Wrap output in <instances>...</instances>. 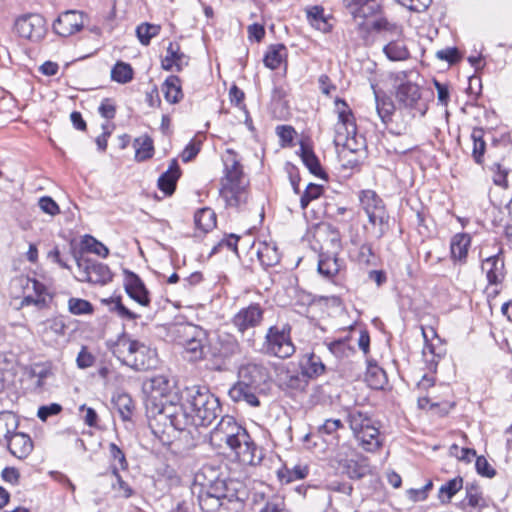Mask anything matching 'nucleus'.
<instances>
[{
	"label": "nucleus",
	"mask_w": 512,
	"mask_h": 512,
	"mask_svg": "<svg viewBox=\"0 0 512 512\" xmlns=\"http://www.w3.org/2000/svg\"><path fill=\"white\" fill-rule=\"evenodd\" d=\"M210 444L217 449H230L236 458L246 465H256L262 458L246 429L230 415L222 416L211 430Z\"/></svg>",
	"instance_id": "nucleus-1"
},
{
	"label": "nucleus",
	"mask_w": 512,
	"mask_h": 512,
	"mask_svg": "<svg viewBox=\"0 0 512 512\" xmlns=\"http://www.w3.org/2000/svg\"><path fill=\"white\" fill-rule=\"evenodd\" d=\"M212 467H204L197 479L203 476L206 482L201 483L202 489L198 496L199 507L202 512H240L243 499L238 495L233 482L214 477Z\"/></svg>",
	"instance_id": "nucleus-2"
},
{
	"label": "nucleus",
	"mask_w": 512,
	"mask_h": 512,
	"mask_svg": "<svg viewBox=\"0 0 512 512\" xmlns=\"http://www.w3.org/2000/svg\"><path fill=\"white\" fill-rule=\"evenodd\" d=\"M237 375V382L228 391L230 399L258 407V394L263 392V385L270 378L268 368L261 362H246L240 365Z\"/></svg>",
	"instance_id": "nucleus-3"
},
{
	"label": "nucleus",
	"mask_w": 512,
	"mask_h": 512,
	"mask_svg": "<svg viewBox=\"0 0 512 512\" xmlns=\"http://www.w3.org/2000/svg\"><path fill=\"white\" fill-rule=\"evenodd\" d=\"M147 415L156 424L169 425L179 431L189 430L191 427H197L193 418V414L189 408L186 407V397L183 394V402L181 404H174L172 401L155 403V401L147 404Z\"/></svg>",
	"instance_id": "nucleus-4"
},
{
	"label": "nucleus",
	"mask_w": 512,
	"mask_h": 512,
	"mask_svg": "<svg viewBox=\"0 0 512 512\" xmlns=\"http://www.w3.org/2000/svg\"><path fill=\"white\" fill-rule=\"evenodd\" d=\"M186 407L193 414L196 426H209L221 416L219 399L207 387L192 386L184 391Z\"/></svg>",
	"instance_id": "nucleus-5"
},
{
	"label": "nucleus",
	"mask_w": 512,
	"mask_h": 512,
	"mask_svg": "<svg viewBox=\"0 0 512 512\" xmlns=\"http://www.w3.org/2000/svg\"><path fill=\"white\" fill-rule=\"evenodd\" d=\"M113 354L125 365L136 371L155 368L158 363L157 353L146 344L121 336L114 345Z\"/></svg>",
	"instance_id": "nucleus-6"
},
{
	"label": "nucleus",
	"mask_w": 512,
	"mask_h": 512,
	"mask_svg": "<svg viewBox=\"0 0 512 512\" xmlns=\"http://www.w3.org/2000/svg\"><path fill=\"white\" fill-rule=\"evenodd\" d=\"M359 201L375 237L381 239L389 230L390 219L383 199L374 190L367 189L359 193Z\"/></svg>",
	"instance_id": "nucleus-7"
},
{
	"label": "nucleus",
	"mask_w": 512,
	"mask_h": 512,
	"mask_svg": "<svg viewBox=\"0 0 512 512\" xmlns=\"http://www.w3.org/2000/svg\"><path fill=\"white\" fill-rule=\"evenodd\" d=\"M394 85L396 87V100L399 106L416 110L423 116L427 107L421 102V92L419 86L408 79V73L400 71L394 74Z\"/></svg>",
	"instance_id": "nucleus-8"
},
{
	"label": "nucleus",
	"mask_w": 512,
	"mask_h": 512,
	"mask_svg": "<svg viewBox=\"0 0 512 512\" xmlns=\"http://www.w3.org/2000/svg\"><path fill=\"white\" fill-rule=\"evenodd\" d=\"M334 461L338 465L337 469L350 479H361L371 472L368 459L358 455L350 446H340L334 456Z\"/></svg>",
	"instance_id": "nucleus-9"
},
{
	"label": "nucleus",
	"mask_w": 512,
	"mask_h": 512,
	"mask_svg": "<svg viewBox=\"0 0 512 512\" xmlns=\"http://www.w3.org/2000/svg\"><path fill=\"white\" fill-rule=\"evenodd\" d=\"M178 334L189 361L197 362L204 359L207 342L205 330L193 324H186L178 329Z\"/></svg>",
	"instance_id": "nucleus-10"
},
{
	"label": "nucleus",
	"mask_w": 512,
	"mask_h": 512,
	"mask_svg": "<svg viewBox=\"0 0 512 512\" xmlns=\"http://www.w3.org/2000/svg\"><path fill=\"white\" fill-rule=\"evenodd\" d=\"M291 327L288 324L271 326L265 336V349L270 355L286 359L295 353L291 340Z\"/></svg>",
	"instance_id": "nucleus-11"
},
{
	"label": "nucleus",
	"mask_w": 512,
	"mask_h": 512,
	"mask_svg": "<svg viewBox=\"0 0 512 512\" xmlns=\"http://www.w3.org/2000/svg\"><path fill=\"white\" fill-rule=\"evenodd\" d=\"M17 34L31 42H40L47 34L45 18L38 13H28L19 16L14 24Z\"/></svg>",
	"instance_id": "nucleus-12"
},
{
	"label": "nucleus",
	"mask_w": 512,
	"mask_h": 512,
	"mask_svg": "<svg viewBox=\"0 0 512 512\" xmlns=\"http://www.w3.org/2000/svg\"><path fill=\"white\" fill-rule=\"evenodd\" d=\"M355 27H365L366 19L375 17L381 10L379 0H343Z\"/></svg>",
	"instance_id": "nucleus-13"
},
{
	"label": "nucleus",
	"mask_w": 512,
	"mask_h": 512,
	"mask_svg": "<svg viewBox=\"0 0 512 512\" xmlns=\"http://www.w3.org/2000/svg\"><path fill=\"white\" fill-rule=\"evenodd\" d=\"M23 287L27 294L23 297L22 305H34L39 309L48 308L53 296L48 287L34 278L24 279Z\"/></svg>",
	"instance_id": "nucleus-14"
},
{
	"label": "nucleus",
	"mask_w": 512,
	"mask_h": 512,
	"mask_svg": "<svg viewBox=\"0 0 512 512\" xmlns=\"http://www.w3.org/2000/svg\"><path fill=\"white\" fill-rule=\"evenodd\" d=\"M67 325L62 316H54L37 324L36 333L47 346H55L65 335Z\"/></svg>",
	"instance_id": "nucleus-15"
},
{
	"label": "nucleus",
	"mask_w": 512,
	"mask_h": 512,
	"mask_svg": "<svg viewBox=\"0 0 512 512\" xmlns=\"http://www.w3.org/2000/svg\"><path fill=\"white\" fill-rule=\"evenodd\" d=\"M81 281L92 284L105 285L112 280L109 267L103 263L93 262L88 259L77 262Z\"/></svg>",
	"instance_id": "nucleus-16"
},
{
	"label": "nucleus",
	"mask_w": 512,
	"mask_h": 512,
	"mask_svg": "<svg viewBox=\"0 0 512 512\" xmlns=\"http://www.w3.org/2000/svg\"><path fill=\"white\" fill-rule=\"evenodd\" d=\"M264 310L257 303L241 308L232 318V324L239 333L244 335L247 331L259 326L263 320Z\"/></svg>",
	"instance_id": "nucleus-17"
},
{
	"label": "nucleus",
	"mask_w": 512,
	"mask_h": 512,
	"mask_svg": "<svg viewBox=\"0 0 512 512\" xmlns=\"http://www.w3.org/2000/svg\"><path fill=\"white\" fill-rule=\"evenodd\" d=\"M335 112L338 118V121L335 124V136H337V141H342L343 134L345 133L356 134L357 127L354 115L344 100L340 98L335 100Z\"/></svg>",
	"instance_id": "nucleus-18"
},
{
	"label": "nucleus",
	"mask_w": 512,
	"mask_h": 512,
	"mask_svg": "<svg viewBox=\"0 0 512 512\" xmlns=\"http://www.w3.org/2000/svg\"><path fill=\"white\" fill-rule=\"evenodd\" d=\"M481 268L486 274L489 284L501 283L506 275L503 249L498 247L495 254L483 258Z\"/></svg>",
	"instance_id": "nucleus-19"
},
{
	"label": "nucleus",
	"mask_w": 512,
	"mask_h": 512,
	"mask_svg": "<svg viewBox=\"0 0 512 512\" xmlns=\"http://www.w3.org/2000/svg\"><path fill=\"white\" fill-rule=\"evenodd\" d=\"M360 34L365 37L371 30L376 31L380 34L381 38L386 41L390 38L401 37L403 30L402 27L396 23L390 22L386 18L374 17L366 19L365 27H356Z\"/></svg>",
	"instance_id": "nucleus-20"
},
{
	"label": "nucleus",
	"mask_w": 512,
	"mask_h": 512,
	"mask_svg": "<svg viewBox=\"0 0 512 512\" xmlns=\"http://www.w3.org/2000/svg\"><path fill=\"white\" fill-rule=\"evenodd\" d=\"M82 13L69 10L62 13L53 23V30L62 37H68L83 28Z\"/></svg>",
	"instance_id": "nucleus-21"
},
{
	"label": "nucleus",
	"mask_w": 512,
	"mask_h": 512,
	"mask_svg": "<svg viewBox=\"0 0 512 512\" xmlns=\"http://www.w3.org/2000/svg\"><path fill=\"white\" fill-rule=\"evenodd\" d=\"M224 177L221 184L244 183V173L238 155L232 149H227L223 155Z\"/></svg>",
	"instance_id": "nucleus-22"
},
{
	"label": "nucleus",
	"mask_w": 512,
	"mask_h": 512,
	"mask_svg": "<svg viewBox=\"0 0 512 512\" xmlns=\"http://www.w3.org/2000/svg\"><path fill=\"white\" fill-rule=\"evenodd\" d=\"M124 287L127 294L142 306H148L150 303L149 293L140 277L125 270Z\"/></svg>",
	"instance_id": "nucleus-23"
},
{
	"label": "nucleus",
	"mask_w": 512,
	"mask_h": 512,
	"mask_svg": "<svg viewBox=\"0 0 512 512\" xmlns=\"http://www.w3.org/2000/svg\"><path fill=\"white\" fill-rule=\"evenodd\" d=\"M188 64L189 57L180 50L179 44L171 42L167 47L165 57L161 61L162 68L166 71L175 69L179 72Z\"/></svg>",
	"instance_id": "nucleus-24"
},
{
	"label": "nucleus",
	"mask_w": 512,
	"mask_h": 512,
	"mask_svg": "<svg viewBox=\"0 0 512 512\" xmlns=\"http://www.w3.org/2000/svg\"><path fill=\"white\" fill-rule=\"evenodd\" d=\"M10 453L18 459L26 458L33 450V442L29 435L15 432L5 442Z\"/></svg>",
	"instance_id": "nucleus-25"
},
{
	"label": "nucleus",
	"mask_w": 512,
	"mask_h": 512,
	"mask_svg": "<svg viewBox=\"0 0 512 512\" xmlns=\"http://www.w3.org/2000/svg\"><path fill=\"white\" fill-rule=\"evenodd\" d=\"M220 195L230 207H239L247 200L244 183L221 184Z\"/></svg>",
	"instance_id": "nucleus-26"
},
{
	"label": "nucleus",
	"mask_w": 512,
	"mask_h": 512,
	"mask_svg": "<svg viewBox=\"0 0 512 512\" xmlns=\"http://www.w3.org/2000/svg\"><path fill=\"white\" fill-rule=\"evenodd\" d=\"M149 388L151 390V395L148 397L146 405L151 401L160 403L162 398L166 397L170 393L172 386L167 376L157 375L150 379Z\"/></svg>",
	"instance_id": "nucleus-27"
},
{
	"label": "nucleus",
	"mask_w": 512,
	"mask_h": 512,
	"mask_svg": "<svg viewBox=\"0 0 512 512\" xmlns=\"http://www.w3.org/2000/svg\"><path fill=\"white\" fill-rule=\"evenodd\" d=\"M180 176V168L175 159L169 165V168L158 179V188L166 195H172L176 188L177 180Z\"/></svg>",
	"instance_id": "nucleus-28"
},
{
	"label": "nucleus",
	"mask_w": 512,
	"mask_h": 512,
	"mask_svg": "<svg viewBox=\"0 0 512 512\" xmlns=\"http://www.w3.org/2000/svg\"><path fill=\"white\" fill-rule=\"evenodd\" d=\"M300 157L304 165L308 168L310 173L316 177L327 180V174L323 170L318 157L314 151L308 145L301 143L300 145Z\"/></svg>",
	"instance_id": "nucleus-29"
},
{
	"label": "nucleus",
	"mask_w": 512,
	"mask_h": 512,
	"mask_svg": "<svg viewBox=\"0 0 512 512\" xmlns=\"http://www.w3.org/2000/svg\"><path fill=\"white\" fill-rule=\"evenodd\" d=\"M383 52L392 61H403L409 57V50L404 42L403 35L386 40Z\"/></svg>",
	"instance_id": "nucleus-30"
},
{
	"label": "nucleus",
	"mask_w": 512,
	"mask_h": 512,
	"mask_svg": "<svg viewBox=\"0 0 512 512\" xmlns=\"http://www.w3.org/2000/svg\"><path fill=\"white\" fill-rule=\"evenodd\" d=\"M470 243L471 239L468 234L458 233L454 235L450 242V252L452 259L454 261L464 263L467 258Z\"/></svg>",
	"instance_id": "nucleus-31"
},
{
	"label": "nucleus",
	"mask_w": 512,
	"mask_h": 512,
	"mask_svg": "<svg viewBox=\"0 0 512 512\" xmlns=\"http://www.w3.org/2000/svg\"><path fill=\"white\" fill-rule=\"evenodd\" d=\"M343 266V260L336 254L321 253L318 261V272L326 278H332L339 273Z\"/></svg>",
	"instance_id": "nucleus-32"
},
{
	"label": "nucleus",
	"mask_w": 512,
	"mask_h": 512,
	"mask_svg": "<svg viewBox=\"0 0 512 512\" xmlns=\"http://www.w3.org/2000/svg\"><path fill=\"white\" fill-rule=\"evenodd\" d=\"M53 375L50 367L36 364L29 371V377L33 380L31 391L40 394L45 390L46 380Z\"/></svg>",
	"instance_id": "nucleus-33"
},
{
	"label": "nucleus",
	"mask_w": 512,
	"mask_h": 512,
	"mask_svg": "<svg viewBox=\"0 0 512 512\" xmlns=\"http://www.w3.org/2000/svg\"><path fill=\"white\" fill-rule=\"evenodd\" d=\"M373 93L375 96L376 103V111L384 124H387L395 111V105L390 97L385 94H381L379 91L375 89V86L372 85Z\"/></svg>",
	"instance_id": "nucleus-34"
},
{
	"label": "nucleus",
	"mask_w": 512,
	"mask_h": 512,
	"mask_svg": "<svg viewBox=\"0 0 512 512\" xmlns=\"http://www.w3.org/2000/svg\"><path fill=\"white\" fill-rule=\"evenodd\" d=\"M302 374L308 378H314L325 372V365L321 358L314 353L303 356L300 361Z\"/></svg>",
	"instance_id": "nucleus-35"
},
{
	"label": "nucleus",
	"mask_w": 512,
	"mask_h": 512,
	"mask_svg": "<svg viewBox=\"0 0 512 512\" xmlns=\"http://www.w3.org/2000/svg\"><path fill=\"white\" fill-rule=\"evenodd\" d=\"M486 506V500L480 489L474 485L466 486V496L461 502V507L463 509L470 507L477 512H483Z\"/></svg>",
	"instance_id": "nucleus-36"
},
{
	"label": "nucleus",
	"mask_w": 512,
	"mask_h": 512,
	"mask_svg": "<svg viewBox=\"0 0 512 512\" xmlns=\"http://www.w3.org/2000/svg\"><path fill=\"white\" fill-rule=\"evenodd\" d=\"M356 438L361 447L367 452H374L381 446L379 430L373 425L366 426V429L357 434Z\"/></svg>",
	"instance_id": "nucleus-37"
},
{
	"label": "nucleus",
	"mask_w": 512,
	"mask_h": 512,
	"mask_svg": "<svg viewBox=\"0 0 512 512\" xmlns=\"http://www.w3.org/2000/svg\"><path fill=\"white\" fill-rule=\"evenodd\" d=\"M162 91L167 102H179L183 97L180 78L175 75L169 76L163 83Z\"/></svg>",
	"instance_id": "nucleus-38"
},
{
	"label": "nucleus",
	"mask_w": 512,
	"mask_h": 512,
	"mask_svg": "<svg viewBox=\"0 0 512 512\" xmlns=\"http://www.w3.org/2000/svg\"><path fill=\"white\" fill-rule=\"evenodd\" d=\"M257 257L264 267H272L280 261V255L274 244L261 243L257 250Z\"/></svg>",
	"instance_id": "nucleus-39"
},
{
	"label": "nucleus",
	"mask_w": 512,
	"mask_h": 512,
	"mask_svg": "<svg viewBox=\"0 0 512 512\" xmlns=\"http://www.w3.org/2000/svg\"><path fill=\"white\" fill-rule=\"evenodd\" d=\"M18 428L17 417L11 412L0 413V444H4Z\"/></svg>",
	"instance_id": "nucleus-40"
},
{
	"label": "nucleus",
	"mask_w": 512,
	"mask_h": 512,
	"mask_svg": "<svg viewBox=\"0 0 512 512\" xmlns=\"http://www.w3.org/2000/svg\"><path fill=\"white\" fill-rule=\"evenodd\" d=\"M306 12L308 22L312 27L324 33L331 30V25L324 15V9L322 7L313 6L308 8Z\"/></svg>",
	"instance_id": "nucleus-41"
},
{
	"label": "nucleus",
	"mask_w": 512,
	"mask_h": 512,
	"mask_svg": "<svg viewBox=\"0 0 512 512\" xmlns=\"http://www.w3.org/2000/svg\"><path fill=\"white\" fill-rule=\"evenodd\" d=\"M194 222L197 229L208 232L216 226V214L210 208L199 209L195 213Z\"/></svg>",
	"instance_id": "nucleus-42"
},
{
	"label": "nucleus",
	"mask_w": 512,
	"mask_h": 512,
	"mask_svg": "<svg viewBox=\"0 0 512 512\" xmlns=\"http://www.w3.org/2000/svg\"><path fill=\"white\" fill-rule=\"evenodd\" d=\"M135 158L144 161L153 155V141L148 135H142L134 140Z\"/></svg>",
	"instance_id": "nucleus-43"
},
{
	"label": "nucleus",
	"mask_w": 512,
	"mask_h": 512,
	"mask_svg": "<svg viewBox=\"0 0 512 512\" xmlns=\"http://www.w3.org/2000/svg\"><path fill=\"white\" fill-rule=\"evenodd\" d=\"M285 57L286 47L283 44H277L270 47L263 61L266 67L275 70L279 68Z\"/></svg>",
	"instance_id": "nucleus-44"
},
{
	"label": "nucleus",
	"mask_w": 512,
	"mask_h": 512,
	"mask_svg": "<svg viewBox=\"0 0 512 512\" xmlns=\"http://www.w3.org/2000/svg\"><path fill=\"white\" fill-rule=\"evenodd\" d=\"M113 403L123 421H128L131 419L134 410V403L128 394H118L113 398Z\"/></svg>",
	"instance_id": "nucleus-45"
},
{
	"label": "nucleus",
	"mask_w": 512,
	"mask_h": 512,
	"mask_svg": "<svg viewBox=\"0 0 512 512\" xmlns=\"http://www.w3.org/2000/svg\"><path fill=\"white\" fill-rule=\"evenodd\" d=\"M484 131L482 128H474L471 133L473 141L472 157L474 161L481 165L484 161V153L486 149L485 141L483 140Z\"/></svg>",
	"instance_id": "nucleus-46"
},
{
	"label": "nucleus",
	"mask_w": 512,
	"mask_h": 512,
	"mask_svg": "<svg viewBox=\"0 0 512 512\" xmlns=\"http://www.w3.org/2000/svg\"><path fill=\"white\" fill-rule=\"evenodd\" d=\"M463 487L462 477H455L443 484L438 492V498L441 503H449L452 497Z\"/></svg>",
	"instance_id": "nucleus-47"
},
{
	"label": "nucleus",
	"mask_w": 512,
	"mask_h": 512,
	"mask_svg": "<svg viewBox=\"0 0 512 512\" xmlns=\"http://www.w3.org/2000/svg\"><path fill=\"white\" fill-rule=\"evenodd\" d=\"M365 379L373 389H382L387 383L386 372L378 365H370L368 367Z\"/></svg>",
	"instance_id": "nucleus-48"
},
{
	"label": "nucleus",
	"mask_w": 512,
	"mask_h": 512,
	"mask_svg": "<svg viewBox=\"0 0 512 512\" xmlns=\"http://www.w3.org/2000/svg\"><path fill=\"white\" fill-rule=\"evenodd\" d=\"M307 465H295L292 469L287 467L278 471V477L282 483H290L295 480L304 479L308 475Z\"/></svg>",
	"instance_id": "nucleus-49"
},
{
	"label": "nucleus",
	"mask_w": 512,
	"mask_h": 512,
	"mask_svg": "<svg viewBox=\"0 0 512 512\" xmlns=\"http://www.w3.org/2000/svg\"><path fill=\"white\" fill-rule=\"evenodd\" d=\"M352 244L357 247L356 260L360 264L372 265L374 264V253L371 244L368 242H361L357 238H352Z\"/></svg>",
	"instance_id": "nucleus-50"
},
{
	"label": "nucleus",
	"mask_w": 512,
	"mask_h": 512,
	"mask_svg": "<svg viewBox=\"0 0 512 512\" xmlns=\"http://www.w3.org/2000/svg\"><path fill=\"white\" fill-rule=\"evenodd\" d=\"M102 302L109 306L110 311L117 313V315L120 316L121 318L127 320H135L138 318L137 314L130 311L123 305L121 297L119 296L103 299Z\"/></svg>",
	"instance_id": "nucleus-51"
},
{
	"label": "nucleus",
	"mask_w": 512,
	"mask_h": 512,
	"mask_svg": "<svg viewBox=\"0 0 512 512\" xmlns=\"http://www.w3.org/2000/svg\"><path fill=\"white\" fill-rule=\"evenodd\" d=\"M111 78L113 81L125 84L133 79V69L130 64L119 61L111 70Z\"/></svg>",
	"instance_id": "nucleus-52"
},
{
	"label": "nucleus",
	"mask_w": 512,
	"mask_h": 512,
	"mask_svg": "<svg viewBox=\"0 0 512 512\" xmlns=\"http://www.w3.org/2000/svg\"><path fill=\"white\" fill-rule=\"evenodd\" d=\"M160 30V25L142 23L137 27L136 34L142 45H148L151 39L159 34Z\"/></svg>",
	"instance_id": "nucleus-53"
},
{
	"label": "nucleus",
	"mask_w": 512,
	"mask_h": 512,
	"mask_svg": "<svg viewBox=\"0 0 512 512\" xmlns=\"http://www.w3.org/2000/svg\"><path fill=\"white\" fill-rule=\"evenodd\" d=\"M348 420L355 437L365 430L366 426L372 425L371 420L360 411L349 413Z\"/></svg>",
	"instance_id": "nucleus-54"
},
{
	"label": "nucleus",
	"mask_w": 512,
	"mask_h": 512,
	"mask_svg": "<svg viewBox=\"0 0 512 512\" xmlns=\"http://www.w3.org/2000/svg\"><path fill=\"white\" fill-rule=\"evenodd\" d=\"M84 249L100 257L106 258L109 254L108 248L93 236L85 235L82 241Z\"/></svg>",
	"instance_id": "nucleus-55"
},
{
	"label": "nucleus",
	"mask_w": 512,
	"mask_h": 512,
	"mask_svg": "<svg viewBox=\"0 0 512 512\" xmlns=\"http://www.w3.org/2000/svg\"><path fill=\"white\" fill-rule=\"evenodd\" d=\"M68 310L73 315H85L93 312V306L87 300L72 297L68 300Z\"/></svg>",
	"instance_id": "nucleus-56"
},
{
	"label": "nucleus",
	"mask_w": 512,
	"mask_h": 512,
	"mask_svg": "<svg viewBox=\"0 0 512 512\" xmlns=\"http://www.w3.org/2000/svg\"><path fill=\"white\" fill-rule=\"evenodd\" d=\"M322 192L323 187L321 185L314 183L308 184L300 199L301 208L305 209L312 200L319 198Z\"/></svg>",
	"instance_id": "nucleus-57"
},
{
	"label": "nucleus",
	"mask_w": 512,
	"mask_h": 512,
	"mask_svg": "<svg viewBox=\"0 0 512 512\" xmlns=\"http://www.w3.org/2000/svg\"><path fill=\"white\" fill-rule=\"evenodd\" d=\"M329 351L337 358L348 357L353 349L348 345L346 340H336L328 344Z\"/></svg>",
	"instance_id": "nucleus-58"
},
{
	"label": "nucleus",
	"mask_w": 512,
	"mask_h": 512,
	"mask_svg": "<svg viewBox=\"0 0 512 512\" xmlns=\"http://www.w3.org/2000/svg\"><path fill=\"white\" fill-rule=\"evenodd\" d=\"M475 468L477 473L481 476L493 478L496 475V470L484 456H478L476 458Z\"/></svg>",
	"instance_id": "nucleus-59"
},
{
	"label": "nucleus",
	"mask_w": 512,
	"mask_h": 512,
	"mask_svg": "<svg viewBox=\"0 0 512 512\" xmlns=\"http://www.w3.org/2000/svg\"><path fill=\"white\" fill-rule=\"evenodd\" d=\"M305 375H298V374H290L287 372L285 374V380L284 385H286L290 389L294 390H302L306 386V380Z\"/></svg>",
	"instance_id": "nucleus-60"
},
{
	"label": "nucleus",
	"mask_w": 512,
	"mask_h": 512,
	"mask_svg": "<svg viewBox=\"0 0 512 512\" xmlns=\"http://www.w3.org/2000/svg\"><path fill=\"white\" fill-rule=\"evenodd\" d=\"M490 170L493 172V182L496 185L502 187H506L508 185V171L505 168H503L499 163H493L490 167Z\"/></svg>",
	"instance_id": "nucleus-61"
},
{
	"label": "nucleus",
	"mask_w": 512,
	"mask_h": 512,
	"mask_svg": "<svg viewBox=\"0 0 512 512\" xmlns=\"http://www.w3.org/2000/svg\"><path fill=\"white\" fill-rule=\"evenodd\" d=\"M356 134H343L342 141H337V136L334 137V143L336 146L342 145L344 148L351 152H356L360 148V144L356 139Z\"/></svg>",
	"instance_id": "nucleus-62"
},
{
	"label": "nucleus",
	"mask_w": 512,
	"mask_h": 512,
	"mask_svg": "<svg viewBox=\"0 0 512 512\" xmlns=\"http://www.w3.org/2000/svg\"><path fill=\"white\" fill-rule=\"evenodd\" d=\"M201 141L192 139L182 151L181 158L183 162H189L194 159L200 151Z\"/></svg>",
	"instance_id": "nucleus-63"
},
{
	"label": "nucleus",
	"mask_w": 512,
	"mask_h": 512,
	"mask_svg": "<svg viewBox=\"0 0 512 512\" xmlns=\"http://www.w3.org/2000/svg\"><path fill=\"white\" fill-rule=\"evenodd\" d=\"M399 4L408 8L411 11L423 12L425 11L432 0H396Z\"/></svg>",
	"instance_id": "nucleus-64"
}]
</instances>
